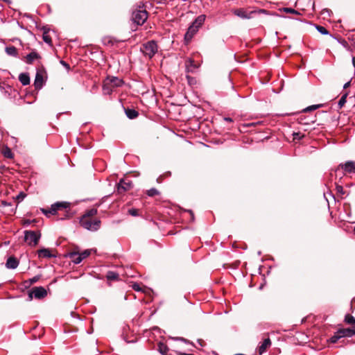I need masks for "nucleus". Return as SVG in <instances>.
Listing matches in <instances>:
<instances>
[{
    "label": "nucleus",
    "mask_w": 355,
    "mask_h": 355,
    "mask_svg": "<svg viewBox=\"0 0 355 355\" xmlns=\"http://www.w3.org/2000/svg\"><path fill=\"white\" fill-rule=\"evenodd\" d=\"M205 20V15H199L195 20L193 21L191 25L189 27L187 33L184 35V42L186 44H188L194 35L198 31L199 28L202 25Z\"/></svg>",
    "instance_id": "nucleus-1"
},
{
    "label": "nucleus",
    "mask_w": 355,
    "mask_h": 355,
    "mask_svg": "<svg viewBox=\"0 0 355 355\" xmlns=\"http://www.w3.org/2000/svg\"><path fill=\"white\" fill-rule=\"evenodd\" d=\"M123 81L117 77H107L103 85V91L105 94H111L115 88L123 85Z\"/></svg>",
    "instance_id": "nucleus-2"
},
{
    "label": "nucleus",
    "mask_w": 355,
    "mask_h": 355,
    "mask_svg": "<svg viewBox=\"0 0 355 355\" xmlns=\"http://www.w3.org/2000/svg\"><path fill=\"white\" fill-rule=\"evenodd\" d=\"M148 19V12L144 6H139L132 13V19L137 25H142Z\"/></svg>",
    "instance_id": "nucleus-3"
},
{
    "label": "nucleus",
    "mask_w": 355,
    "mask_h": 355,
    "mask_svg": "<svg viewBox=\"0 0 355 355\" xmlns=\"http://www.w3.org/2000/svg\"><path fill=\"white\" fill-rule=\"evenodd\" d=\"M141 51L146 57L151 59L158 51L157 42L155 40H150L143 44Z\"/></svg>",
    "instance_id": "nucleus-4"
},
{
    "label": "nucleus",
    "mask_w": 355,
    "mask_h": 355,
    "mask_svg": "<svg viewBox=\"0 0 355 355\" xmlns=\"http://www.w3.org/2000/svg\"><path fill=\"white\" fill-rule=\"evenodd\" d=\"M41 238V233L40 232L33 230L24 231V241L31 247L36 246Z\"/></svg>",
    "instance_id": "nucleus-5"
},
{
    "label": "nucleus",
    "mask_w": 355,
    "mask_h": 355,
    "mask_svg": "<svg viewBox=\"0 0 355 355\" xmlns=\"http://www.w3.org/2000/svg\"><path fill=\"white\" fill-rule=\"evenodd\" d=\"M80 223L82 227L89 231H96L101 226V220L98 219L92 220L90 218H82Z\"/></svg>",
    "instance_id": "nucleus-6"
},
{
    "label": "nucleus",
    "mask_w": 355,
    "mask_h": 355,
    "mask_svg": "<svg viewBox=\"0 0 355 355\" xmlns=\"http://www.w3.org/2000/svg\"><path fill=\"white\" fill-rule=\"evenodd\" d=\"M46 75V71L43 67L37 69L35 80H34V87L35 89L40 90L42 88L44 85L45 84L44 76Z\"/></svg>",
    "instance_id": "nucleus-7"
},
{
    "label": "nucleus",
    "mask_w": 355,
    "mask_h": 355,
    "mask_svg": "<svg viewBox=\"0 0 355 355\" xmlns=\"http://www.w3.org/2000/svg\"><path fill=\"white\" fill-rule=\"evenodd\" d=\"M69 203L67 202H57L53 204L49 210L42 209V212L45 215H48V214H55L57 211L62 209H67L69 207Z\"/></svg>",
    "instance_id": "nucleus-8"
},
{
    "label": "nucleus",
    "mask_w": 355,
    "mask_h": 355,
    "mask_svg": "<svg viewBox=\"0 0 355 355\" xmlns=\"http://www.w3.org/2000/svg\"><path fill=\"white\" fill-rule=\"evenodd\" d=\"M46 290L42 286H37L33 288L31 292L29 293L31 298L34 297L35 299H42L46 296Z\"/></svg>",
    "instance_id": "nucleus-9"
},
{
    "label": "nucleus",
    "mask_w": 355,
    "mask_h": 355,
    "mask_svg": "<svg viewBox=\"0 0 355 355\" xmlns=\"http://www.w3.org/2000/svg\"><path fill=\"white\" fill-rule=\"evenodd\" d=\"M340 168L343 169L345 173H354L355 172V162L348 161L345 164H340L335 171L336 174L340 171Z\"/></svg>",
    "instance_id": "nucleus-10"
},
{
    "label": "nucleus",
    "mask_w": 355,
    "mask_h": 355,
    "mask_svg": "<svg viewBox=\"0 0 355 355\" xmlns=\"http://www.w3.org/2000/svg\"><path fill=\"white\" fill-rule=\"evenodd\" d=\"M255 12L252 11L250 12H248L245 9L243 8H239L235 9L233 10V13L236 15L237 17L242 18V19H250L252 18V14H254Z\"/></svg>",
    "instance_id": "nucleus-11"
},
{
    "label": "nucleus",
    "mask_w": 355,
    "mask_h": 355,
    "mask_svg": "<svg viewBox=\"0 0 355 355\" xmlns=\"http://www.w3.org/2000/svg\"><path fill=\"white\" fill-rule=\"evenodd\" d=\"M132 187V182L128 181L125 182L123 180H121L120 182L117 184V192L119 193H122L128 190H129Z\"/></svg>",
    "instance_id": "nucleus-12"
},
{
    "label": "nucleus",
    "mask_w": 355,
    "mask_h": 355,
    "mask_svg": "<svg viewBox=\"0 0 355 355\" xmlns=\"http://www.w3.org/2000/svg\"><path fill=\"white\" fill-rule=\"evenodd\" d=\"M198 67V66L191 58H188L185 61V69L187 73H194Z\"/></svg>",
    "instance_id": "nucleus-13"
},
{
    "label": "nucleus",
    "mask_w": 355,
    "mask_h": 355,
    "mask_svg": "<svg viewBox=\"0 0 355 355\" xmlns=\"http://www.w3.org/2000/svg\"><path fill=\"white\" fill-rule=\"evenodd\" d=\"M37 252L39 258H53L56 257L51 253L49 248H42L38 250Z\"/></svg>",
    "instance_id": "nucleus-14"
},
{
    "label": "nucleus",
    "mask_w": 355,
    "mask_h": 355,
    "mask_svg": "<svg viewBox=\"0 0 355 355\" xmlns=\"http://www.w3.org/2000/svg\"><path fill=\"white\" fill-rule=\"evenodd\" d=\"M271 341L269 338H267L263 340L262 343L258 347V353L261 355L264 352H266V349L270 347Z\"/></svg>",
    "instance_id": "nucleus-15"
},
{
    "label": "nucleus",
    "mask_w": 355,
    "mask_h": 355,
    "mask_svg": "<svg viewBox=\"0 0 355 355\" xmlns=\"http://www.w3.org/2000/svg\"><path fill=\"white\" fill-rule=\"evenodd\" d=\"M158 350L162 355H175L176 352L171 351L166 345L159 343Z\"/></svg>",
    "instance_id": "nucleus-16"
},
{
    "label": "nucleus",
    "mask_w": 355,
    "mask_h": 355,
    "mask_svg": "<svg viewBox=\"0 0 355 355\" xmlns=\"http://www.w3.org/2000/svg\"><path fill=\"white\" fill-rule=\"evenodd\" d=\"M19 265V261L14 257H10L8 258L6 266L9 269H15Z\"/></svg>",
    "instance_id": "nucleus-17"
},
{
    "label": "nucleus",
    "mask_w": 355,
    "mask_h": 355,
    "mask_svg": "<svg viewBox=\"0 0 355 355\" xmlns=\"http://www.w3.org/2000/svg\"><path fill=\"white\" fill-rule=\"evenodd\" d=\"M40 58V55L35 51H32L26 56V62L28 64H32L36 59Z\"/></svg>",
    "instance_id": "nucleus-18"
},
{
    "label": "nucleus",
    "mask_w": 355,
    "mask_h": 355,
    "mask_svg": "<svg viewBox=\"0 0 355 355\" xmlns=\"http://www.w3.org/2000/svg\"><path fill=\"white\" fill-rule=\"evenodd\" d=\"M19 80L22 85L26 86L30 84V77L27 73H21L19 76Z\"/></svg>",
    "instance_id": "nucleus-19"
},
{
    "label": "nucleus",
    "mask_w": 355,
    "mask_h": 355,
    "mask_svg": "<svg viewBox=\"0 0 355 355\" xmlns=\"http://www.w3.org/2000/svg\"><path fill=\"white\" fill-rule=\"evenodd\" d=\"M183 214H188L189 222H193V220H194L193 213L191 210H187V211L184 210L179 206V218L182 217Z\"/></svg>",
    "instance_id": "nucleus-20"
},
{
    "label": "nucleus",
    "mask_w": 355,
    "mask_h": 355,
    "mask_svg": "<svg viewBox=\"0 0 355 355\" xmlns=\"http://www.w3.org/2000/svg\"><path fill=\"white\" fill-rule=\"evenodd\" d=\"M339 334H341V336L344 337H352L354 336L352 328L340 329Z\"/></svg>",
    "instance_id": "nucleus-21"
},
{
    "label": "nucleus",
    "mask_w": 355,
    "mask_h": 355,
    "mask_svg": "<svg viewBox=\"0 0 355 355\" xmlns=\"http://www.w3.org/2000/svg\"><path fill=\"white\" fill-rule=\"evenodd\" d=\"M125 113L127 117L130 119H134L137 118L139 115L138 112L134 109H129V108L125 109Z\"/></svg>",
    "instance_id": "nucleus-22"
},
{
    "label": "nucleus",
    "mask_w": 355,
    "mask_h": 355,
    "mask_svg": "<svg viewBox=\"0 0 355 355\" xmlns=\"http://www.w3.org/2000/svg\"><path fill=\"white\" fill-rule=\"evenodd\" d=\"M69 257L71 259L72 261L76 264H78L83 261L81 256L78 252L70 253Z\"/></svg>",
    "instance_id": "nucleus-23"
},
{
    "label": "nucleus",
    "mask_w": 355,
    "mask_h": 355,
    "mask_svg": "<svg viewBox=\"0 0 355 355\" xmlns=\"http://www.w3.org/2000/svg\"><path fill=\"white\" fill-rule=\"evenodd\" d=\"M297 120H298L300 123L304 124V125H309L310 123H313L315 122L314 119L305 117L303 115H300L298 117Z\"/></svg>",
    "instance_id": "nucleus-24"
},
{
    "label": "nucleus",
    "mask_w": 355,
    "mask_h": 355,
    "mask_svg": "<svg viewBox=\"0 0 355 355\" xmlns=\"http://www.w3.org/2000/svg\"><path fill=\"white\" fill-rule=\"evenodd\" d=\"M6 52L8 55L16 57L17 55V49L14 46H7Z\"/></svg>",
    "instance_id": "nucleus-25"
},
{
    "label": "nucleus",
    "mask_w": 355,
    "mask_h": 355,
    "mask_svg": "<svg viewBox=\"0 0 355 355\" xmlns=\"http://www.w3.org/2000/svg\"><path fill=\"white\" fill-rule=\"evenodd\" d=\"M97 212H98L97 209H96V208L90 209L85 211V213L84 214V215L83 216L82 218H89L90 217L96 215Z\"/></svg>",
    "instance_id": "nucleus-26"
},
{
    "label": "nucleus",
    "mask_w": 355,
    "mask_h": 355,
    "mask_svg": "<svg viewBox=\"0 0 355 355\" xmlns=\"http://www.w3.org/2000/svg\"><path fill=\"white\" fill-rule=\"evenodd\" d=\"M1 153L3 155V156L6 158L11 159L13 157V153H12L11 149L10 148H8V146L4 147L2 149Z\"/></svg>",
    "instance_id": "nucleus-27"
},
{
    "label": "nucleus",
    "mask_w": 355,
    "mask_h": 355,
    "mask_svg": "<svg viewBox=\"0 0 355 355\" xmlns=\"http://www.w3.org/2000/svg\"><path fill=\"white\" fill-rule=\"evenodd\" d=\"M108 280H117L119 279V274L114 271H108L106 275Z\"/></svg>",
    "instance_id": "nucleus-28"
},
{
    "label": "nucleus",
    "mask_w": 355,
    "mask_h": 355,
    "mask_svg": "<svg viewBox=\"0 0 355 355\" xmlns=\"http://www.w3.org/2000/svg\"><path fill=\"white\" fill-rule=\"evenodd\" d=\"M343 338V337L341 336V334H339V329H338V331L334 334V336H332L330 338L329 340H330V342H331V343H337V341H338L340 338Z\"/></svg>",
    "instance_id": "nucleus-29"
},
{
    "label": "nucleus",
    "mask_w": 355,
    "mask_h": 355,
    "mask_svg": "<svg viewBox=\"0 0 355 355\" xmlns=\"http://www.w3.org/2000/svg\"><path fill=\"white\" fill-rule=\"evenodd\" d=\"M146 193L150 197H153L159 194V191L155 189L152 188L146 191Z\"/></svg>",
    "instance_id": "nucleus-30"
},
{
    "label": "nucleus",
    "mask_w": 355,
    "mask_h": 355,
    "mask_svg": "<svg viewBox=\"0 0 355 355\" xmlns=\"http://www.w3.org/2000/svg\"><path fill=\"white\" fill-rule=\"evenodd\" d=\"M345 322L347 324H355V318L352 315L347 314L345 317Z\"/></svg>",
    "instance_id": "nucleus-31"
},
{
    "label": "nucleus",
    "mask_w": 355,
    "mask_h": 355,
    "mask_svg": "<svg viewBox=\"0 0 355 355\" xmlns=\"http://www.w3.org/2000/svg\"><path fill=\"white\" fill-rule=\"evenodd\" d=\"M42 39L44 42L46 44H51V37L47 34V33L44 32L42 35Z\"/></svg>",
    "instance_id": "nucleus-32"
},
{
    "label": "nucleus",
    "mask_w": 355,
    "mask_h": 355,
    "mask_svg": "<svg viewBox=\"0 0 355 355\" xmlns=\"http://www.w3.org/2000/svg\"><path fill=\"white\" fill-rule=\"evenodd\" d=\"M316 29L318 30V31L319 33H320L322 35H327V34H329L328 31L324 26H316Z\"/></svg>",
    "instance_id": "nucleus-33"
},
{
    "label": "nucleus",
    "mask_w": 355,
    "mask_h": 355,
    "mask_svg": "<svg viewBox=\"0 0 355 355\" xmlns=\"http://www.w3.org/2000/svg\"><path fill=\"white\" fill-rule=\"evenodd\" d=\"M320 107V105H311V106H309L307 107H306L305 109L303 110V112H309V111H312V110H315L316 109H318V107Z\"/></svg>",
    "instance_id": "nucleus-34"
},
{
    "label": "nucleus",
    "mask_w": 355,
    "mask_h": 355,
    "mask_svg": "<svg viewBox=\"0 0 355 355\" xmlns=\"http://www.w3.org/2000/svg\"><path fill=\"white\" fill-rule=\"evenodd\" d=\"M346 98H347V95L345 94V95H343V96L340 98V100H339V101H338V107H339L340 108H341V107H342L345 104V103H346Z\"/></svg>",
    "instance_id": "nucleus-35"
},
{
    "label": "nucleus",
    "mask_w": 355,
    "mask_h": 355,
    "mask_svg": "<svg viewBox=\"0 0 355 355\" xmlns=\"http://www.w3.org/2000/svg\"><path fill=\"white\" fill-rule=\"evenodd\" d=\"M91 251L89 250H85L81 253H79L81 256L82 259H85L90 255Z\"/></svg>",
    "instance_id": "nucleus-36"
},
{
    "label": "nucleus",
    "mask_w": 355,
    "mask_h": 355,
    "mask_svg": "<svg viewBox=\"0 0 355 355\" xmlns=\"http://www.w3.org/2000/svg\"><path fill=\"white\" fill-rule=\"evenodd\" d=\"M128 214H130L132 216H139L138 209L132 208L128 210Z\"/></svg>",
    "instance_id": "nucleus-37"
},
{
    "label": "nucleus",
    "mask_w": 355,
    "mask_h": 355,
    "mask_svg": "<svg viewBox=\"0 0 355 355\" xmlns=\"http://www.w3.org/2000/svg\"><path fill=\"white\" fill-rule=\"evenodd\" d=\"M25 197H26V194L24 192H20L16 196V200L18 201V202H19L22 201Z\"/></svg>",
    "instance_id": "nucleus-38"
},
{
    "label": "nucleus",
    "mask_w": 355,
    "mask_h": 355,
    "mask_svg": "<svg viewBox=\"0 0 355 355\" xmlns=\"http://www.w3.org/2000/svg\"><path fill=\"white\" fill-rule=\"evenodd\" d=\"M284 12L287 13H291V14H299L298 11H297L295 9L291 8H284Z\"/></svg>",
    "instance_id": "nucleus-39"
},
{
    "label": "nucleus",
    "mask_w": 355,
    "mask_h": 355,
    "mask_svg": "<svg viewBox=\"0 0 355 355\" xmlns=\"http://www.w3.org/2000/svg\"><path fill=\"white\" fill-rule=\"evenodd\" d=\"M187 78L188 83L189 85H194L196 83V80H195V78L189 76V75L187 76Z\"/></svg>",
    "instance_id": "nucleus-40"
},
{
    "label": "nucleus",
    "mask_w": 355,
    "mask_h": 355,
    "mask_svg": "<svg viewBox=\"0 0 355 355\" xmlns=\"http://www.w3.org/2000/svg\"><path fill=\"white\" fill-rule=\"evenodd\" d=\"M178 340L179 341H181V342H183L185 344H187L188 345H189L191 347H193L194 345H193L192 343H190L189 341H187L186 339L183 338H181V337H179L178 338Z\"/></svg>",
    "instance_id": "nucleus-41"
},
{
    "label": "nucleus",
    "mask_w": 355,
    "mask_h": 355,
    "mask_svg": "<svg viewBox=\"0 0 355 355\" xmlns=\"http://www.w3.org/2000/svg\"><path fill=\"white\" fill-rule=\"evenodd\" d=\"M132 288L135 291H141V288L140 287L139 284H137V283H134L132 286Z\"/></svg>",
    "instance_id": "nucleus-42"
},
{
    "label": "nucleus",
    "mask_w": 355,
    "mask_h": 355,
    "mask_svg": "<svg viewBox=\"0 0 355 355\" xmlns=\"http://www.w3.org/2000/svg\"><path fill=\"white\" fill-rule=\"evenodd\" d=\"M336 188L338 193L342 195L345 193L343 187L341 185L337 184Z\"/></svg>",
    "instance_id": "nucleus-43"
},
{
    "label": "nucleus",
    "mask_w": 355,
    "mask_h": 355,
    "mask_svg": "<svg viewBox=\"0 0 355 355\" xmlns=\"http://www.w3.org/2000/svg\"><path fill=\"white\" fill-rule=\"evenodd\" d=\"M39 279H40L39 276H35V277H33V278H31L30 279V282L31 284L35 283V282H37L39 280Z\"/></svg>",
    "instance_id": "nucleus-44"
},
{
    "label": "nucleus",
    "mask_w": 355,
    "mask_h": 355,
    "mask_svg": "<svg viewBox=\"0 0 355 355\" xmlns=\"http://www.w3.org/2000/svg\"><path fill=\"white\" fill-rule=\"evenodd\" d=\"M224 120H225V121H227V122H232V121H233L232 119V118H230V117H225V118H224Z\"/></svg>",
    "instance_id": "nucleus-45"
},
{
    "label": "nucleus",
    "mask_w": 355,
    "mask_h": 355,
    "mask_svg": "<svg viewBox=\"0 0 355 355\" xmlns=\"http://www.w3.org/2000/svg\"><path fill=\"white\" fill-rule=\"evenodd\" d=\"M349 85H350V81H349V82L346 83L344 85L343 88H344V89H346V88H347L348 87H349Z\"/></svg>",
    "instance_id": "nucleus-46"
},
{
    "label": "nucleus",
    "mask_w": 355,
    "mask_h": 355,
    "mask_svg": "<svg viewBox=\"0 0 355 355\" xmlns=\"http://www.w3.org/2000/svg\"><path fill=\"white\" fill-rule=\"evenodd\" d=\"M179 355H193V354H189V353L179 352Z\"/></svg>",
    "instance_id": "nucleus-47"
},
{
    "label": "nucleus",
    "mask_w": 355,
    "mask_h": 355,
    "mask_svg": "<svg viewBox=\"0 0 355 355\" xmlns=\"http://www.w3.org/2000/svg\"><path fill=\"white\" fill-rule=\"evenodd\" d=\"M352 64L354 67L355 68V56L352 58Z\"/></svg>",
    "instance_id": "nucleus-48"
},
{
    "label": "nucleus",
    "mask_w": 355,
    "mask_h": 355,
    "mask_svg": "<svg viewBox=\"0 0 355 355\" xmlns=\"http://www.w3.org/2000/svg\"><path fill=\"white\" fill-rule=\"evenodd\" d=\"M60 62H61V64L62 65L66 66V67H69V65L64 61H61Z\"/></svg>",
    "instance_id": "nucleus-49"
},
{
    "label": "nucleus",
    "mask_w": 355,
    "mask_h": 355,
    "mask_svg": "<svg viewBox=\"0 0 355 355\" xmlns=\"http://www.w3.org/2000/svg\"><path fill=\"white\" fill-rule=\"evenodd\" d=\"M31 223L30 220H26L25 221V225H29Z\"/></svg>",
    "instance_id": "nucleus-50"
},
{
    "label": "nucleus",
    "mask_w": 355,
    "mask_h": 355,
    "mask_svg": "<svg viewBox=\"0 0 355 355\" xmlns=\"http://www.w3.org/2000/svg\"><path fill=\"white\" fill-rule=\"evenodd\" d=\"M161 178H162V176L159 177L157 179V182H161Z\"/></svg>",
    "instance_id": "nucleus-51"
},
{
    "label": "nucleus",
    "mask_w": 355,
    "mask_h": 355,
    "mask_svg": "<svg viewBox=\"0 0 355 355\" xmlns=\"http://www.w3.org/2000/svg\"><path fill=\"white\" fill-rule=\"evenodd\" d=\"M352 331H353V334H354V336H355V327H354L352 328Z\"/></svg>",
    "instance_id": "nucleus-52"
},
{
    "label": "nucleus",
    "mask_w": 355,
    "mask_h": 355,
    "mask_svg": "<svg viewBox=\"0 0 355 355\" xmlns=\"http://www.w3.org/2000/svg\"><path fill=\"white\" fill-rule=\"evenodd\" d=\"M2 204H3V205H8V204L6 203V202H4V201H3V202H2Z\"/></svg>",
    "instance_id": "nucleus-53"
},
{
    "label": "nucleus",
    "mask_w": 355,
    "mask_h": 355,
    "mask_svg": "<svg viewBox=\"0 0 355 355\" xmlns=\"http://www.w3.org/2000/svg\"><path fill=\"white\" fill-rule=\"evenodd\" d=\"M179 1V3H180V1H186V0H178Z\"/></svg>",
    "instance_id": "nucleus-54"
},
{
    "label": "nucleus",
    "mask_w": 355,
    "mask_h": 355,
    "mask_svg": "<svg viewBox=\"0 0 355 355\" xmlns=\"http://www.w3.org/2000/svg\"><path fill=\"white\" fill-rule=\"evenodd\" d=\"M198 342L200 343V345H202V343H201L202 340H199Z\"/></svg>",
    "instance_id": "nucleus-55"
},
{
    "label": "nucleus",
    "mask_w": 355,
    "mask_h": 355,
    "mask_svg": "<svg viewBox=\"0 0 355 355\" xmlns=\"http://www.w3.org/2000/svg\"><path fill=\"white\" fill-rule=\"evenodd\" d=\"M354 234H355V227H354Z\"/></svg>",
    "instance_id": "nucleus-56"
},
{
    "label": "nucleus",
    "mask_w": 355,
    "mask_h": 355,
    "mask_svg": "<svg viewBox=\"0 0 355 355\" xmlns=\"http://www.w3.org/2000/svg\"><path fill=\"white\" fill-rule=\"evenodd\" d=\"M354 32L355 33V29L354 30Z\"/></svg>",
    "instance_id": "nucleus-57"
}]
</instances>
